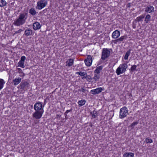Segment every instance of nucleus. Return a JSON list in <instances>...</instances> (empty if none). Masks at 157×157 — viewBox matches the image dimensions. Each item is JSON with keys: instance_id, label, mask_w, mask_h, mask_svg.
Masks as SVG:
<instances>
[{"instance_id": "obj_1", "label": "nucleus", "mask_w": 157, "mask_h": 157, "mask_svg": "<svg viewBox=\"0 0 157 157\" xmlns=\"http://www.w3.org/2000/svg\"><path fill=\"white\" fill-rule=\"evenodd\" d=\"M35 112L33 114V117L36 119L40 118L44 113L43 107L40 102L36 103L34 106Z\"/></svg>"}, {"instance_id": "obj_2", "label": "nucleus", "mask_w": 157, "mask_h": 157, "mask_svg": "<svg viewBox=\"0 0 157 157\" xmlns=\"http://www.w3.org/2000/svg\"><path fill=\"white\" fill-rule=\"evenodd\" d=\"M27 17V12L20 13L18 18L14 21L13 24L17 26L22 25L25 22Z\"/></svg>"}, {"instance_id": "obj_3", "label": "nucleus", "mask_w": 157, "mask_h": 157, "mask_svg": "<svg viewBox=\"0 0 157 157\" xmlns=\"http://www.w3.org/2000/svg\"><path fill=\"white\" fill-rule=\"evenodd\" d=\"M127 67L128 65L126 63H123L120 65L117 69L116 72L118 75H119L125 72Z\"/></svg>"}, {"instance_id": "obj_4", "label": "nucleus", "mask_w": 157, "mask_h": 157, "mask_svg": "<svg viewBox=\"0 0 157 157\" xmlns=\"http://www.w3.org/2000/svg\"><path fill=\"white\" fill-rule=\"evenodd\" d=\"M128 112V110L126 107L124 106L121 108L120 111V118L122 119L125 117L127 115Z\"/></svg>"}, {"instance_id": "obj_5", "label": "nucleus", "mask_w": 157, "mask_h": 157, "mask_svg": "<svg viewBox=\"0 0 157 157\" xmlns=\"http://www.w3.org/2000/svg\"><path fill=\"white\" fill-rule=\"evenodd\" d=\"M47 3V0H40L37 2L36 8L38 10H41L46 6Z\"/></svg>"}, {"instance_id": "obj_6", "label": "nucleus", "mask_w": 157, "mask_h": 157, "mask_svg": "<svg viewBox=\"0 0 157 157\" xmlns=\"http://www.w3.org/2000/svg\"><path fill=\"white\" fill-rule=\"evenodd\" d=\"M110 54V52L108 49L103 48L102 50L101 59L103 60H105L109 56Z\"/></svg>"}, {"instance_id": "obj_7", "label": "nucleus", "mask_w": 157, "mask_h": 157, "mask_svg": "<svg viewBox=\"0 0 157 157\" xmlns=\"http://www.w3.org/2000/svg\"><path fill=\"white\" fill-rule=\"evenodd\" d=\"M29 83L26 81H22L20 84V89L23 90H27L29 87Z\"/></svg>"}, {"instance_id": "obj_8", "label": "nucleus", "mask_w": 157, "mask_h": 157, "mask_svg": "<svg viewBox=\"0 0 157 157\" xmlns=\"http://www.w3.org/2000/svg\"><path fill=\"white\" fill-rule=\"evenodd\" d=\"M85 63L86 65L87 66H90L91 65L92 62V59L90 55L87 56L86 59L85 60Z\"/></svg>"}, {"instance_id": "obj_9", "label": "nucleus", "mask_w": 157, "mask_h": 157, "mask_svg": "<svg viewBox=\"0 0 157 157\" xmlns=\"http://www.w3.org/2000/svg\"><path fill=\"white\" fill-rule=\"evenodd\" d=\"M103 90L102 88L99 87L95 89L91 90L90 93L93 94L95 95L100 93Z\"/></svg>"}, {"instance_id": "obj_10", "label": "nucleus", "mask_w": 157, "mask_h": 157, "mask_svg": "<svg viewBox=\"0 0 157 157\" xmlns=\"http://www.w3.org/2000/svg\"><path fill=\"white\" fill-rule=\"evenodd\" d=\"M120 35V32L117 30H116L113 32L112 34V37L113 38L116 39Z\"/></svg>"}, {"instance_id": "obj_11", "label": "nucleus", "mask_w": 157, "mask_h": 157, "mask_svg": "<svg viewBox=\"0 0 157 157\" xmlns=\"http://www.w3.org/2000/svg\"><path fill=\"white\" fill-rule=\"evenodd\" d=\"M33 26L34 29L37 30L40 28L41 25L39 22H36L33 24Z\"/></svg>"}, {"instance_id": "obj_12", "label": "nucleus", "mask_w": 157, "mask_h": 157, "mask_svg": "<svg viewBox=\"0 0 157 157\" xmlns=\"http://www.w3.org/2000/svg\"><path fill=\"white\" fill-rule=\"evenodd\" d=\"M24 34L26 36L32 35L33 34L32 30L29 28L25 30Z\"/></svg>"}, {"instance_id": "obj_13", "label": "nucleus", "mask_w": 157, "mask_h": 157, "mask_svg": "<svg viewBox=\"0 0 157 157\" xmlns=\"http://www.w3.org/2000/svg\"><path fill=\"white\" fill-rule=\"evenodd\" d=\"M21 81V78L18 77V78H15L13 80V85L16 86Z\"/></svg>"}, {"instance_id": "obj_14", "label": "nucleus", "mask_w": 157, "mask_h": 157, "mask_svg": "<svg viewBox=\"0 0 157 157\" xmlns=\"http://www.w3.org/2000/svg\"><path fill=\"white\" fill-rule=\"evenodd\" d=\"M145 11L147 13H150L154 11V8L152 6H147L146 8Z\"/></svg>"}, {"instance_id": "obj_15", "label": "nucleus", "mask_w": 157, "mask_h": 157, "mask_svg": "<svg viewBox=\"0 0 157 157\" xmlns=\"http://www.w3.org/2000/svg\"><path fill=\"white\" fill-rule=\"evenodd\" d=\"M74 60L71 59H69L66 62V66L71 67L72 66L73 64Z\"/></svg>"}, {"instance_id": "obj_16", "label": "nucleus", "mask_w": 157, "mask_h": 157, "mask_svg": "<svg viewBox=\"0 0 157 157\" xmlns=\"http://www.w3.org/2000/svg\"><path fill=\"white\" fill-rule=\"evenodd\" d=\"M134 154L132 152L125 153L123 155V156L126 157H133Z\"/></svg>"}, {"instance_id": "obj_17", "label": "nucleus", "mask_w": 157, "mask_h": 157, "mask_svg": "<svg viewBox=\"0 0 157 157\" xmlns=\"http://www.w3.org/2000/svg\"><path fill=\"white\" fill-rule=\"evenodd\" d=\"M29 13H30L33 16L35 15L36 14V12L34 8H31L29 10Z\"/></svg>"}, {"instance_id": "obj_18", "label": "nucleus", "mask_w": 157, "mask_h": 157, "mask_svg": "<svg viewBox=\"0 0 157 157\" xmlns=\"http://www.w3.org/2000/svg\"><path fill=\"white\" fill-rule=\"evenodd\" d=\"M144 15L142 14L141 16L138 17L136 19L135 21L138 22L142 21H143V19L144 17Z\"/></svg>"}, {"instance_id": "obj_19", "label": "nucleus", "mask_w": 157, "mask_h": 157, "mask_svg": "<svg viewBox=\"0 0 157 157\" xmlns=\"http://www.w3.org/2000/svg\"><path fill=\"white\" fill-rule=\"evenodd\" d=\"M7 3L5 0H0V7H3L6 5Z\"/></svg>"}, {"instance_id": "obj_20", "label": "nucleus", "mask_w": 157, "mask_h": 157, "mask_svg": "<svg viewBox=\"0 0 157 157\" xmlns=\"http://www.w3.org/2000/svg\"><path fill=\"white\" fill-rule=\"evenodd\" d=\"M131 49H129L128 51H127L125 56H124V59L125 60H127L128 58V56L130 55V51H131Z\"/></svg>"}, {"instance_id": "obj_21", "label": "nucleus", "mask_w": 157, "mask_h": 157, "mask_svg": "<svg viewBox=\"0 0 157 157\" xmlns=\"http://www.w3.org/2000/svg\"><path fill=\"white\" fill-rule=\"evenodd\" d=\"M100 78V75L99 74L94 73V76L93 78V79L95 81H97Z\"/></svg>"}, {"instance_id": "obj_22", "label": "nucleus", "mask_w": 157, "mask_h": 157, "mask_svg": "<svg viewBox=\"0 0 157 157\" xmlns=\"http://www.w3.org/2000/svg\"><path fill=\"white\" fill-rule=\"evenodd\" d=\"M5 83V82L2 79L0 78V90L3 87Z\"/></svg>"}, {"instance_id": "obj_23", "label": "nucleus", "mask_w": 157, "mask_h": 157, "mask_svg": "<svg viewBox=\"0 0 157 157\" xmlns=\"http://www.w3.org/2000/svg\"><path fill=\"white\" fill-rule=\"evenodd\" d=\"M84 78H86L87 80L89 81V82H90L93 79V78H92L90 76L88 75H87V74H86V76H85L84 77H83Z\"/></svg>"}, {"instance_id": "obj_24", "label": "nucleus", "mask_w": 157, "mask_h": 157, "mask_svg": "<svg viewBox=\"0 0 157 157\" xmlns=\"http://www.w3.org/2000/svg\"><path fill=\"white\" fill-rule=\"evenodd\" d=\"M150 18L151 16L150 15L147 14L146 15L144 20V21L146 23H148V21H150Z\"/></svg>"}, {"instance_id": "obj_25", "label": "nucleus", "mask_w": 157, "mask_h": 157, "mask_svg": "<svg viewBox=\"0 0 157 157\" xmlns=\"http://www.w3.org/2000/svg\"><path fill=\"white\" fill-rule=\"evenodd\" d=\"M86 102L85 100H80L78 101V104L80 106H82L84 105Z\"/></svg>"}, {"instance_id": "obj_26", "label": "nucleus", "mask_w": 157, "mask_h": 157, "mask_svg": "<svg viewBox=\"0 0 157 157\" xmlns=\"http://www.w3.org/2000/svg\"><path fill=\"white\" fill-rule=\"evenodd\" d=\"M72 109H71L70 110H67L64 113V115L65 116V119H67L68 118V117L67 115V113H68L69 112H72Z\"/></svg>"}, {"instance_id": "obj_27", "label": "nucleus", "mask_w": 157, "mask_h": 157, "mask_svg": "<svg viewBox=\"0 0 157 157\" xmlns=\"http://www.w3.org/2000/svg\"><path fill=\"white\" fill-rule=\"evenodd\" d=\"M18 66L22 68L25 67L24 63V62L20 61L18 63Z\"/></svg>"}, {"instance_id": "obj_28", "label": "nucleus", "mask_w": 157, "mask_h": 157, "mask_svg": "<svg viewBox=\"0 0 157 157\" xmlns=\"http://www.w3.org/2000/svg\"><path fill=\"white\" fill-rule=\"evenodd\" d=\"M138 124V122L137 121L133 122L129 126V127H131L132 129L134 128V126Z\"/></svg>"}, {"instance_id": "obj_29", "label": "nucleus", "mask_w": 157, "mask_h": 157, "mask_svg": "<svg viewBox=\"0 0 157 157\" xmlns=\"http://www.w3.org/2000/svg\"><path fill=\"white\" fill-rule=\"evenodd\" d=\"M127 36L126 35L121 36L119 38L120 42H121L123 41L124 40L126 39L127 38Z\"/></svg>"}, {"instance_id": "obj_30", "label": "nucleus", "mask_w": 157, "mask_h": 157, "mask_svg": "<svg viewBox=\"0 0 157 157\" xmlns=\"http://www.w3.org/2000/svg\"><path fill=\"white\" fill-rule=\"evenodd\" d=\"M98 116V113L97 112L94 110L93 111V114L92 115V117L93 118H95Z\"/></svg>"}, {"instance_id": "obj_31", "label": "nucleus", "mask_w": 157, "mask_h": 157, "mask_svg": "<svg viewBox=\"0 0 157 157\" xmlns=\"http://www.w3.org/2000/svg\"><path fill=\"white\" fill-rule=\"evenodd\" d=\"M136 65H134L131 67L130 70L132 71H136Z\"/></svg>"}, {"instance_id": "obj_32", "label": "nucleus", "mask_w": 157, "mask_h": 157, "mask_svg": "<svg viewBox=\"0 0 157 157\" xmlns=\"http://www.w3.org/2000/svg\"><path fill=\"white\" fill-rule=\"evenodd\" d=\"M146 143H151L153 142L152 140L151 139L146 138L145 140Z\"/></svg>"}, {"instance_id": "obj_33", "label": "nucleus", "mask_w": 157, "mask_h": 157, "mask_svg": "<svg viewBox=\"0 0 157 157\" xmlns=\"http://www.w3.org/2000/svg\"><path fill=\"white\" fill-rule=\"evenodd\" d=\"M23 31V30L21 29H19L18 30L15 31V33L13 34V36L15 34L17 33H20L21 32Z\"/></svg>"}, {"instance_id": "obj_34", "label": "nucleus", "mask_w": 157, "mask_h": 157, "mask_svg": "<svg viewBox=\"0 0 157 157\" xmlns=\"http://www.w3.org/2000/svg\"><path fill=\"white\" fill-rule=\"evenodd\" d=\"M26 59V57L25 56H22L21 57V60L20 61L24 62V61Z\"/></svg>"}, {"instance_id": "obj_35", "label": "nucleus", "mask_w": 157, "mask_h": 157, "mask_svg": "<svg viewBox=\"0 0 157 157\" xmlns=\"http://www.w3.org/2000/svg\"><path fill=\"white\" fill-rule=\"evenodd\" d=\"M86 73H85L84 72H80L79 75L81 76H86Z\"/></svg>"}, {"instance_id": "obj_36", "label": "nucleus", "mask_w": 157, "mask_h": 157, "mask_svg": "<svg viewBox=\"0 0 157 157\" xmlns=\"http://www.w3.org/2000/svg\"><path fill=\"white\" fill-rule=\"evenodd\" d=\"M100 71L98 70L97 68L95 70L94 73L99 74L100 72Z\"/></svg>"}, {"instance_id": "obj_37", "label": "nucleus", "mask_w": 157, "mask_h": 157, "mask_svg": "<svg viewBox=\"0 0 157 157\" xmlns=\"http://www.w3.org/2000/svg\"><path fill=\"white\" fill-rule=\"evenodd\" d=\"M113 41L114 44H116L117 42H120V41L119 38H118V39L113 40Z\"/></svg>"}, {"instance_id": "obj_38", "label": "nucleus", "mask_w": 157, "mask_h": 157, "mask_svg": "<svg viewBox=\"0 0 157 157\" xmlns=\"http://www.w3.org/2000/svg\"><path fill=\"white\" fill-rule=\"evenodd\" d=\"M87 90L85 89L84 87H83L81 88V91H82L83 93H85L86 91Z\"/></svg>"}, {"instance_id": "obj_39", "label": "nucleus", "mask_w": 157, "mask_h": 157, "mask_svg": "<svg viewBox=\"0 0 157 157\" xmlns=\"http://www.w3.org/2000/svg\"><path fill=\"white\" fill-rule=\"evenodd\" d=\"M97 68L101 71L103 67L102 66H100L97 67Z\"/></svg>"}, {"instance_id": "obj_40", "label": "nucleus", "mask_w": 157, "mask_h": 157, "mask_svg": "<svg viewBox=\"0 0 157 157\" xmlns=\"http://www.w3.org/2000/svg\"><path fill=\"white\" fill-rule=\"evenodd\" d=\"M17 70H18V71L19 72H21L22 71V70H21V68H17Z\"/></svg>"}, {"instance_id": "obj_41", "label": "nucleus", "mask_w": 157, "mask_h": 157, "mask_svg": "<svg viewBox=\"0 0 157 157\" xmlns=\"http://www.w3.org/2000/svg\"><path fill=\"white\" fill-rule=\"evenodd\" d=\"M61 117V115H58V114H57L56 115V117L57 118H58V117Z\"/></svg>"}, {"instance_id": "obj_42", "label": "nucleus", "mask_w": 157, "mask_h": 157, "mask_svg": "<svg viewBox=\"0 0 157 157\" xmlns=\"http://www.w3.org/2000/svg\"><path fill=\"white\" fill-rule=\"evenodd\" d=\"M89 125L90 127H92L93 126V124L91 123H90Z\"/></svg>"}, {"instance_id": "obj_43", "label": "nucleus", "mask_w": 157, "mask_h": 157, "mask_svg": "<svg viewBox=\"0 0 157 157\" xmlns=\"http://www.w3.org/2000/svg\"><path fill=\"white\" fill-rule=\"evenodd\" d=\"M80 72H77L76 73V74H78V75H79V74H80Z\"/></svg>"}, {"instance_id": "obj_44", "label": "nucleus", "mask_w": 157, "mask_h": 157, "mask_svg": "<svg viewBox=\"0 0 157 157\" xmlns=\"http://www.w3.org/2000/svg\"><path fill=\"white\" fill-rule=\"evenodd\" d=\"M78 91H81V89H78Z\"/></svg>"}, {"instance_id": "obj_45", "label": "nucleus", "mask_w": 157, "mask_h": 157, "mask_svg": "<svg viewBox=\"0 0 157 157\" xmlns=\"http://www.w3.org/2000/svg\"><path fill=\"white\" fill-rule=\"evenodd\" d=\"M92 114H93V113L92 112H90V114H91V115L92 116Z\"/></svg>"}, {"instance_id": "obj_46", "label": "nucleus", "mask_w": 157, "mask_h": 157, "mask_svg": "<svg viewBox=\"0 0 157 157\" xmlns=\"http://www.w3.org/2000/svg\"><path fill=\"white\" fill-rule=\"evenodd\" d=\"M135 27H135V26H133V28H135Z\"/></svg>"}]
</instances>
